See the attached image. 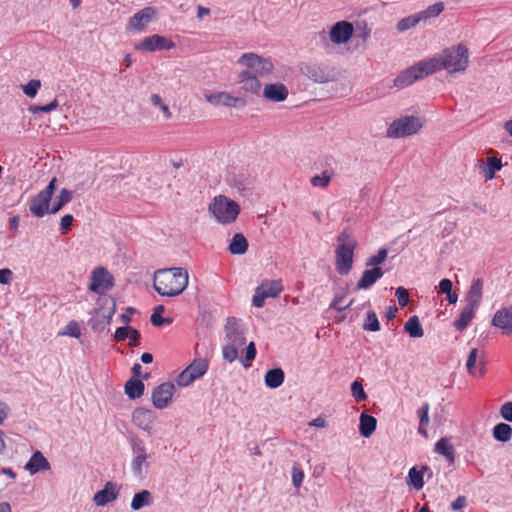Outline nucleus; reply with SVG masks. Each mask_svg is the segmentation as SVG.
Returning <instances> with one entry per match:
<instances>
[{"mask_svg": "<svg viewBox=\"0 0 512 512\" xmlns=\"http://www.w3.org/2000/svg\"><path fill=\"white\" fill-rule=\"evenodd\" d=\"M132 373L134 375V379H138L143 376V378L147 379L149 377V373L142 374V366L139 363H136L132 367Z\"/></svg>", "mask_w": 512, "mask_h": 512, "instance_id": "62", "label": "nucleus"}, {"mask_svg": "<svg viewBox=\"0 0 512 512\" xmlns=\"http://www.w3.org/2000/svg\"><path fill=\"white\" fill-rule=\"evenodd\" d=\"M153 504V496L150 491L142 490L136 493L131 501V509L138 511L144 507H149Z\"/></svg>", "mask_w": 512, "mask_h": 512, "instance_id": "33", "label": "nucleus"}, {"mask_svg": "<svg viewBox=\"0 0 512 512\" xmlns=\"http://www.w3.org/2000/svg\"><path fill=\"white\" fill-rule=\"evenodd\" d=\"M264 381L267 387L272 389L278 388L284 381V372L279 368L271 369L267 371Z\"/></svg>", "mask_w": 512, "mask_h": 512, "instance_id": "39", "label": "nucleus"}, {"mask_svg": "<svg viewBox=\"0 0 512 512\" xmlns=\"http://www.w3.org/2000/svg\"><path fill=\"white\" fill-rule=\"evenodd\" d=\"M353 33L354 27L352 23L348 21H339L331 27L329 36L332 43L345 44L351 39Z\"/></svg>", "mask_w": 512, "mask_h": 512, "instance_id": "16", "label": "nucleus"}, {"mask_svg": "<svg viewBox=\"0 0 512 512\" xmlns=\"http://www.w3.org/2000/svg\"><path fill=\"white\" fill-rule=\"evenodd\" d=\"M116 341H128L129 347H137L140 341V333L131 326L119 327L114 335Z\"/></svg>", "mask_w": 512, "mask_h": 512, "instance_id": "25", "label": "nucleus"}, {"mask_svg": "<svg viewBox=\"0 0 512 512\" xmlns=\"http://www.w3.org/2000/svg\"><path fill=\"white\" fill-rule=\"evenodd\" d=\"M434 451L437 454L445 457L449 462H451V463L454 462L455 450L448 438H446V437L440 438L435 444Z\"/></svg>", "mask_w": 512, "mask_h": 512, "instance_id": "32", "label": "nucleus"}, {"mask_svg": "<svg viewBox=\"0 0 512 512\" xmlns=\"http://www.w3.org/2000/svg\"><path fill=\"white\" fill-rule=\"evenodd\" d=\"M209 368V359L199 357L194 359L176 378L179 387H188L194 381L201 379Z\"/></svg>", "mask_w": 512, "mask_h": 512, "instance_id": "9", "label": "nucleus"}, {"mask_svg": "<svg viewBox=\"0 0 512 512\" xmlns=\"http://www.w3.org/2000/svg\"><path fill=\"white\" fill-rule=\"evenodd\" d=\"M263 97L271 102H282L288 97V89L282 83L266 84L263 88Z\"/></svg>", "mask_w": 512, "mask_h": 512, "instance_id": "23", "label": "nucleus"}, {"mask_svg": "<svg viewBox=\"0 0 512 512\" xmlns=\"http://www.w3.org/2000/svg\"><path fill=\"white\" fill-rule=\"evenodd\" d=\"M351 393L356 401L361 402L366 400L367 395L364 391L363 385L360 381L356 380L351 384Z\"/></svg>", "mask_w": 512, "mask_h": 512, "instance_id": "52", "label": "nucleus"}, {"mask_svg": "<svg viewBox=\"0 0 512 512\" xmlns=\"http://www.w3.org/2000/svg\"><path fill=\"white\" fill-rule=\"evenodd\" d=\"M429 410H430V405H429V403L425 402L416 411V414L419 418L418 433L425 438L428 437L427 426L429 425V422H430Z\"/></svg>", "mask_w": 512, "mask_h": 512, "instance_id": "34", "label": "nucleus"}, {"mask_svg": "<svg viewBox=\"0 0 512 512\" xmlns=\"http://www.w3.org/2000/svg\"><path fill=\"white\" fill-rule=\"evenodd\" d=\"M477 166L483 173L486 180H492L495 178L496 172L502 169L503 164L501 158L491 156L486 158L485 163L480 160Z\"/></svg>", "mask_w": 512, "mask_h": 512, "instance_id": "24", "label": "nucleus"}, {"mask_svg": "<svg viewBox=\"0 0 512 512\" xmlns=\"http://www.w3.org/2000/svg\"><path fill=\"white\" fill-rule=\"evenodd\" d=\"M492 325L506 334H512V306L503 307L496 311L492 318Z\"/></svg>", "mask_w": 512, "mask_h": 512, "instance_id": "22", "label": "nucleus"}, {"mask_svg": "<svg viewBox=\"0 0 512 512\" xmlns=\"http://www.w3.org/2000/svg\"><path fill=\"white\" fill-rule=\"evenodd\" d=\"M337 241L338 246L335 251L336 271L340 275H347L353 266L354 250L357 243L346 230L338 235Z\"/></svg>", "mask_w": 512, "mask_h": 512, "instance_id": "3", "label": "nucleus"}, {"mask_svg": "<svg viewBox=\"0 0 512 512\" xmlns=\"http://www.w3.org/2000/svg\"><path fill=\"white\" fill-rule=\"evenodd\" d=\"M395 295L397 297L398 304L401 307H405V306L408 305V303H409V293H408L407 289H405L404 287H398L396 289Z\"/></svg>", "mask_w": 512, "mask_h": 512, "instance_id": "55", "label": "nucleus"}, {"mask_svg": "<svg viewBox=\"0 0 512 512\" xmlns=\"http://www.w3.org/2000/svg\"><path fill=\"white\" fill-rule=\"evenodd\" d=\"M248 241L241 233H236L229 244L228 250L233 255H243L248 250Z\"/></svg>", "mask_w": 512, "mask_h": 512, "instance_id": "35", "label": "nucleus"}, {"mask_svg": "<svg viewBox=\"0 0 512 512\" xmlns=\"http://www.w3.org/2000/svg\"><path fill=\"white\" fill-rule=\"evenodd\" d=\"M283 290V286L278 280L265 281L259 285L252 298L253 306L260 308L264 305L267 298L277 297Z\"/></svg>", "mask_w": 512, "mask_h": 512, "instance_id": "13", "label": "nucleus"}, {"mask_svg": "<svg viewBox=\"0 0 512 512\" xmlns=\"http://www.w3.org/2000/svg\"><path fill=\"white\" fill-rule=\"evenodd\" d=\"M132 446V460H131V471L133 475L138 479H143L150 466V455L147 452L143 441L137 439L133 440Z\"/></svg>", "mask_w": 512, "mask_h": 512, "instance_id": "10", "label": "nucleus"}, {"mask_svg": "<svg viewBox=\"0 0 512 512\" xmlns=\"http://www.w3.org/2000/svg\"><path fill=\"white\" fill-rule=\"evenodd\" d=\"M13 280V272L9 268L0 269V284H10Z\"/></svg>", "mask_w": 512, "mask_h": 512, "instance_id": "58", "label": "nucleus"}, {"mask_svg": "<svg viewBox=\"0 0 512 512\" xmlns=\"http://www.w3.org/2000/svg\"><path fill=\"white\" fill-rule=\"evenodd\" d=\"M482 289V280L474 279L466 296V304L478 308L482 300Z\"/></svg>", "mask_w": 512, "mask_h": 512, "instance_id": "30", "label": "nucleus"}, {"mask_svg": "<svg viewBox=\"0 0 512 512\" xmlns=\"http://www.w3.org/2000/svg\"><path fill=\"white\" fill-rule=\"evenodd\" d=\"M57 107H58V101H57V99H54L52 102H50L47 105H42V106L32 105L29 107V111L32 114H38L40 112L48 113V112L55 110Z\"/></svg>", "mask_w": 512, "mask_h": 512, "instance_id": "53", "label": "nucleus"}, {"mask_svg": "<svg viewBox=\"0 0 512 512\" xmlns=\"http://www.w3.org/2000/svg\"><path fill=\"white\" fill-rule=\"evenodd\" d=\"M259 78L251 71L244 70L238 74V84L244 93L258 95L262 87Z\"/></svg>", "mask_w": 512, "mask_h": 512, "instance_id": "20", "label": "nucleus"}, {"mask_svg": "<svg viewBox=\"0 0 512 512\" xmlns=\"http://www.w3.org/2000/svg\"><path fill=\"white\" fill-rule=\"evenodd\" d=\"M188 282V271L174 267L157 270L154 273L153 286L161 296L175 297L186 289Z\"/></svg>", "mask_w": 512, "mask_h": 512, "instance_id": "1", "label": "nucleus"}, {"mask_svg": "<svg viewBox=\"0 0 512 512\" xmlns=\"http://www.w3.org/2000/svg\"><path fill=\"white\" fill-rule=\"evenodd\" d=\"M486 359L484 354H469L466 369L470 375L482 376L485 371Z\"/></svg>", "mask_w": 512, "mask_h": 512, "instance_id": "28", "label": "nucleus"}, {"mask_svg": "<svg viewBox=\"0 0 512 512\" xmlns=\"http://www.w3.org/2000/svg\"><path fill=\"white\" fill-rule=\"evenodd\" d=\"M114 286L113 275L104 267H96L90 276L89 290L103 295Z\"/></svg>", "mask_w": 512, "mask_h": 512, "instance_id": "12", "label": "nucleus"}, {"mask_svg": "<svg viewBox=\"0 0 512 512\" xmlns=\"http://www.w3.org/2000/svg\"><path fill=\"white\" fill-rule=\"evenodd\" d=\"M304 479V474L301 469L293 468L292 470V483L295 487H300Z\"/></svg>", "mask_w": 512, "mask_h": 512, "instance_id": "59", "label": "nucleus"}, {"mask_svg": "<svg viewBox=\"0 0 512 512\" xmlns=\"http://www.w3.org/2000/svg\"><path fill=\"white\" fill-rule=\"evenodd\" d=\"M452 286V281L450 279L444 278L439 282V292L449 294V292L452 291Z\"/></svg>", "mask_w": 512, "mask_h": 512, "instance_id": "60", "label": "nucleus"}, {"mask_svg": "<svg viewBox=\"0 0 512 512\" xmlns=\"http://www.w3.org/2000/svg\"><path fill=\"white\" fill-rule=\"evenodd\" d=\"M433 73H435L434 62L428 59L422 60L398 75L394 80V86L403 88Z\"/></svg>", "mask_w": 512, "mask_h": 512, "instance_id": "6", "label": "nucleus"}, {"mask_svg": "<svg viewBox=\"0 0 512 512\" xmlns=\"http://www.w3.org/2000/svg\"><path fill=\"white\" fill-rule=\"evenodd\" d=\"M119 490L120 489L116 483L107 482L103 489L94 494V504L98 507H103L115 501L119 495Z\"/></svg>", "mask_w": 512, "mask_h": 512, "instance_id": "21", "label": "nucleus"}, {"mask_svg": "<svg viewBox=\"0 0 512 512\" xmlns=\"http://www.w3.org/2000/svg\"><path fill=\"white\" fill-rule=\"evenodd\" d=\"M73 220H74V218L71 214H66L61 218V221H60L61 234H66L70 230Z\"/></svg>", "mask_w": 512, "mask_h": 512, "instance_id": "56", "label": "nucleus"}, {"mask_svg": "<svg viewBox=\"0 0 512 512\" xmlns=\"http://www.w3.org/2000/svg\"><path fill=\"white\" fill-rule=\"evenodd\" d=\"M72 200V192L68 189H62L60 191L59 196L57 197V201L52 205L50 209V214L57 213L64 205L69 203Z\"/></svg>", "mask_w": 512, "mask_h": 512, "instance_id": "45", "label": "nucleus"}, {"mask_svg": "<svg viewBox=\"0 0 512 512\" xmlns=\"http://www.w3.org/2000/svg\"><path fill=\"white\" fill-rule=\"evenodd\" d=\"M156 16V10L153 7H145L139 12L135 13L128 22V29L135 31H143L147 25Z\"/></svg>", "mask_w": 512, "mask_h": 512, "instance_id": "18", "label": "nucleus"}, {"mask_svg": "<svg viewBox=\"0 0 512 512\" xmlns=\"http://www.w3.org/2000/svg\"><path fill=\"white\" fill-rule=\"evenodd\" d=\"M477 309L478 308L466 304L462 309L459 318L455 322V327L458 330L465 329L474 318Z\"/></svg>", "mask_w": 512, "mask_h": 512, "instance_id": "36", "label": "nucleus"}, {"mask_svg": "<svg viewBox=\"0 0 512 512\" xmlns=\"http://www.w3.org/2000/svg\"><path fill=\"white\" fill-rule=\"evenodd\" d=\"M495 440L506 443L512 438V427L506 423H498L492 430Z\"/></svg>", "mask_w": 512, "mask_h": 512, "instance_id": "38", "label": "nucleus"}, {"mask_svg": "<svg viewBox=\"0 0 512 512\" xmlns=\"http://www.w3.org/2000/svg\"><path fill=\"white\" fill-rule=\"evenodd\" d=\"M435 64V72L445 69L448 73L463 72L469 65V51L463 44L444 49L443 52L428 59Z\"/></svg>", "mask_w": 512, "mask_h": 512, "instance_id": "2", "label": "nucleus"}, {"mask_svg": "<svg viewBox=\"0 0 512 512\" xmlns=\"http://www.w3.org/2000/svg\"><path fill=\"white\" fill-rule=\"evenodd\" d=\"M444 11V3L438 2L428 6L425 10L418 12L421 21L439 16Z\"/></svg>", "mask_w": 512, "mask_h": 512, "instance_id": "44", "label": "nucleus"}, {"mask_svg": "<svg viewBox=\"0 0 512 512\" xmlns=\"http://www.w3.org/2000/svg\"><path fill=\"white\" fill-rule=\"evenodd\" d=\"M377 420L375 417L362 413L359 419V432L365 437L369 438L376 430Z\"/></svg>", "mask_w": 512, "mask_h": 512, "instance_id": "31", "label": "nucleus"}, {"mask_svg": "<svg viewBox=\"0 0 512 512\" xmlns=\"http://www.w3.org/2000/svg\"><path fill=\"white\" fill-rule=\"evenodd\" d=\"M125 394L130 399L140 398L144 393V384L140 379H130L125 384Z\"/></svg>", "mask_w": 512, "mask_h": 512, "instance_id": "37", "label": "nucleus"}, {"mask_svg": "<svg viewBox=\"0 0 512 512\" xmlns=\"http://www.w3.org/2000/svg\"><path fill=\"white\" fill-rule=\"evenodd\" d=\"M364 330L376 332L380 329V324L375 312L370 311L367 313L364 324Z\"/></svg>", "mask_w": 512, "mask_h": 512, "instance_id": "49", "label": "nucleus"}, {"mask_svg": "<svg viewBox=\"0 0 512 512\" xmlns=\"http://www.w3.org/2000/svg\"><path fill=\"white\" fill-rule=\"evenodd\" d=\"M226 344L222 352H256L253 341L246 344L243 330L235 318H228L224 327Z\"/></svg>", "mask_w": 512, "mask_h": 512, "instance_id": "4", "label": "nucleus"}, {"mask_svg": "<svg viewBox=\"0 0 512 512\" xmlns=\"http://www.w3.org/2000/svg\"><path fill=\"white\" fill-rule=\"evenodd\" d=\"M383 274L384 272L380 267L365 270L356 284L357 289L365 290L370 288L383 276Z\"/></svg>", "mask_w": 512, "mask_h": 512, "instance_id": "27", "label": "nucleus"}, {"mask_svg": "<svg viewBox=\"0 0 512 512\" xmlns=\"http://www.w3.org/2000/svg\"><path fill=\"white\" fill-rule=\"evenodd\" d=\"M176 387L171 382H164L157 386L151 396L152 404L157 409L168 407L172 401Z\"/></svg>", "mask_w": 512, "mask_h": 512, "instance_id": "14", "label": "nucleus"}, {"mask_svg": "<svg viewBox=\"0 0 512 512\" xmlns=\"http://www.w3.org/2000/svg\"><path fill=\"white\" fill-rule=\"evenodd\" d=\"M466 504V498L464 496H459L453 501L451 508L454 511L462 509Z\"/></svg>", "mask_w": 512, "mask_h": 512, "instance_id": "63", "label": "nucleus"}, {"mask_svg": "<svg viewBox=\"0 0 512 512\" xmlns=\"http://www.w3.org/2000/svg\"><path fill=\"white\" fill-rule=\"evenodd\" d=\"M237 62L246 68L245 71H251L261 78L269 77L274 71V65L270 58L252 52L242 54Z\"/></svg>", "mask_w": 512, "mask_h": 512, "instance_id": "7", "label": "nucleus"}, {"mask_svg": "<svg viewBox=\"0 0 512 512\" xmlns=\"http://www.w3.org/2000/svg\"><path fill=\"white\" fill-rule=\"evenodd\" d=\"M165 312V307L163 305H157L153 309V313L150 317V321L153 326L161 327L163 325H170L172 323V318L167 317L164 318L163 314Z\"/></svg>", "mask_w": 512, "mask_h": 512, "instance_id": "41", "label": "nucleus"}, {"mask_svg": "<svg viewBox=\"0 0 512 512\" xmlns=\"http://www.w3.org/2000/svg\"><path fill=\"white\" fill-rule=\"evenodd\" d=\"M429 468L427 466H423L420 470L415 467L411 468L408 473L409 483L413 486L414 489L420 490L424 486V472L428 471Z\"/></svg>", "mask_w": 512, "mask_h": 512, "instance_id": "40", "label": "nucleus"}, {"mask_svg": "<svg viewBox=\"0 0 512 512\" xmlns=\"http://www.w3.org/2000/svg\"><path fill=\"white\" fill-rule=\"evenodd\" d=\"M404 328L411 337L417 338L423 335V329L417 316L410 317Z\"/></svg>", "mask_w": 512, "mask_h": 512, "instance_id": "43", "label": "nucleus"}, {"mask_svg": "<svg viewBox=\"0 0 512 512\" xmlns=\"http://www.w3.org/2000/svg\"><path fill=\"white\" fill-rule=\"evenodd\" d=\"M175 46L174 42L160 35H152L143 39L136 49L153 52L156 50H170Z\"/></svg>", "mask_w": 512, "mask_h": 512, "instance_id": "19", "label": "nucleus"}, {"mask_svg": "<svg viewBox=\"0 0 512 512\" xmlns=\"http://www.w3.org/2000/svg\"><path fill=\"white\" fill-rule=\"evenodd\" d=\"M500 416L504 420L512 422V402H506L501 406Z\"/></svg>", "mask_w": 512, "mask_h": 512, "instance_id": "57", "label": "nucleus"}, {"mask_svg": "<svg viewBox=\"0 0 512 512\" xmlns=\"http://www.w3.org/2000/svg\"><path fill=\"white\" fill-rule=\"evenodd\" d=\"M420 22H421V19H420V16L418 13L410 15V16L402 18L400 21H398L397 30L400 32L407 31L410 28L415 27Z\"/></svg>", "mask_w": 512, "mask_h": 512, "instance_id": "46", "label": "nucleus"}, {"mask_svg": "<svg viewBox=\"0 0 512 512\" xmlns=\"http://www.w3.org/2000/svg\"><path fill=\"white\" fill-rule=\"evenodd\" d=\"M344 296H337L334 298V300L330 304V308L336 310V311H344L347 308H349L354 300H350L347 304H343Z\"/></svg>", "mask_w": 512, "mask_h": 512, "instance_id": "54", "label": "nucleus"}, {"mask_svg": "<svg viewBox=\"0 0 512 512\" xmlns=\"http://www.w3.org/2000/svg\"><path fill=\"white\" fill-rule=\"evenodd\" d=\"M388 255V251L385 248H381L378 250L377 254L372 255L369 257L365 263L366 267L375 268L378 267V265L382 264Z\"/></svg>", "mask_w": 512, "mask_h": 512, "instance_id": "48", "label": "nucleus"}, {"mask_svg": "<svg viewBox=\"0 0 512 512\" xmlns=\"http://www.w3.org/2000/svg\"><path fill=\"white\" fill-rule=\"evenodd\" d=\"M25 469L30 472V474H36L40 471L50 469V464L40 451H36L26 463Z\"/></svg>", "mask_w": 512, "mask_h": 512, "instance_id": "29", "label": "nucleus"}, {"mask_svg": "<svg viewBox=\"0 0 512 512\" xmlns=\"http://www.w3.org/2000/svg\"><path fill=\"white\" fill-rule=\"evenodd\" d=\"M156 418L155 412L146 408H137L132 414L133 423L148 434H152Z\"/></svg>", "mask_w": 512, "mask_h": 512, "instance_id": "15", "label": "nucleus"}, {"mask_svg": "<svg viewBox=\"0 0 512 512\" xmlns=\"http://www.w3.org/2000/svg\"><path fill=\"white\" fill-rule=\"evenodd\" d=\"M423 127V121L416 116H404L394 120L387 129L390 138H402L416 134Z\"/></svg>", "mask_w": 512, "mask_h": 512, "instance_id": "8", "label": "nucleus"}, {"mask_svg": "<svg viewBox=\"0 0 512 512\" xmlns=\"http://www.w3.org/2000/svg\"><path fill=\"white\" fill-rule=\"evenodd\" d=\"M41 87L40 80H30L26 85L23 86V93L29 97L34 98Z\"/></svg>", "mask_w": 512, "mask_h": 512, "instance_id": "51", "label": "nucleus"}, {"mask_svg": "<svg viewBox=\"0 0 512 512\" xmlns=\"http://www.w3.org/2000/svg\"><path fill=\"white\" fill-rule=\"evenodd\" d=\"M208 210L218 223L231 224L236 221L240 213V206L225 195H218L212 199Z\"/></svg>", "mask_w": 512, "mask_h": 512, "instance_id": "5", "label": "nucleus"}, {"mask_svg": "<svg viewBox=\"0 0 512 512\" xmlns=\"http://www.w3.org/2000/svg\"><path fill=\"white\" fill-rule=\"evenodd\" d=\"M10 407L5 402H0V425L8 418Z\"/></svg>", "mask_w": 512, "mask_h": 512, "instance_id": "61", "label": "nucleus"}, {"mask_svg": "<svg viewBox=\"0 0 512 512\" xmlns=\"http://www.w3.org/2000/svg\"><path fill=\"white\" fill-rule=\"evenodd\" d=\"M60 334L79 338L81 336L80 324L75 320H71L70 322L67 323V325L63 329V332H61Z\"/></svg>", "mask_w": 512, "mask_h": 512, "instance_id": "50", "label": "nucleus"}, {"mask_svg": "<svg viewBox=\"0 0 512 512\" xmlns=\"http://www.w3.org/2000/svg\"><path fill=\"white\" fill-rule=\"evenodd\" d=\"M111 305L108 308L95 309L92 318L89 320V325L95 331H102L111 321L115 312V303L110 301Z\"/></svg>", "mask_w": 512, "mask_h": 512, "instance_id": "17", "label": "nucleus"}, {"mask_svg": "<svg viewBox=\"0 0 512 512\" xmlns=\"http://www.w3.org/2000/svg\"><path fill=\"white\" fill-rule=\"evenodd\" d=\"M150 101L154 107H157L161 110L164 119L168 120L172 117V112L169 106L164 103L162 97L159 94L153 93L150 96Z\"/></svg>", "mask_w": 512, "mask_h": 512, "instance_id": "47", "label": "nucleus"}, {"mask_svg": "<svg viewBox=\"0 0 512 512\" xmlns=\"http://www.w3.org/2000/svg\"><path fill=\"white\" fill-rule=\"evenodd\" d=\"M333 176V170H325L321 174L313 176L310 180V183L313 187L327 188Z\"/></svg>", "mask_w": 512, "mask_h": 512, "instance_id": "42", "label": "nucleus"}, {"mask_svg": "<svg viewBox=\"0 0 512 512\" xmlns=\"http://www.w3.org/2000/svg\"><path fill=\"white\" fill-rule=\"evenodd\" d=\"M309 426L317 427V428H325L327 426L326 419L322 416H319L312 421L309 422Z\"/></svg>", "mask_w": 512, "mask_h": 512, "instance_id": "64", "label": "nucleus"}, {"mask_svg": "<svg viewBox=\"0 0 512 512\" xmlns=\"http://www.w3.org/2000/svg\"><path fill=\"white\" fill-rule=\"evenodd\" d=\"M205 99L207 102L214 106H226V107H235L236 104L240 101V98L234 97L228 92H217V93H209L205 94Z\"/></svg>", "mask_w": 512, "mask_h": 512, "instance_id": "26", "label": "nucleus"}, {"mask_svg": "<svg viewBox=\"0 0 512 512\" xmlns=\"http://www.w3.org/2000/svg\"><path fill=\"white\" fill-rule=\"evenodd\" d=\"M57 179L54 177L47 187L34 196L29 204L30 212L36 217H43L50 213V201L56 189Z\"/></svg>", "mask_w": 512, "mask_h": 512, "instance_id": "11", "label": "nucleus"}]
</instances>
